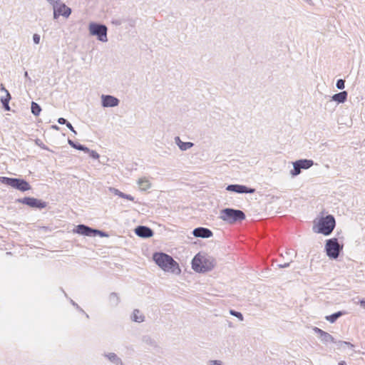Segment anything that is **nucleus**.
I'll use <instances>...</instances> for the list:
<instances>
[{
    "mask_svg": "<svg viewBox=\"0 0 365 365\" xmlns=\"http://www.w3.org/2000/svg\"><path fill=\"white\" fill-rule=\"evenodd\" d=\"M153 259L163 271L175 274H180L181 269L178 264L170 255L163 252H156L153 255Z\"/></svg>",
    "mask_w": 365,
    "mask_h": 365,
    "instance_id": "obj_1",
    "label": "nucleus"
},
{
    "mask_svg": "<svg viewBox=\"0 0 365 365\" xmlns=\"http://www.w3.org/2000/svg\"><path fill=\"white\" fill-rule=\"evenodd\" d=\"M215 265V259L210 256L205 257L198 254L192 260V268L197 272L210 271L214 268Z\"/></svg>",
    "mask_w": 365,
    "mask_h": 365,
    "instance_id": "obj_2",
    "label": "nucleus"
},
{
    "mask_svg": "<svg viewBox=\"0 0 365 365\" xmlns=\"http://www.w3.org/2000/svg\"><path fill=\"white\" fill-rule=\"evenodd\" d=\"M336 222L334 217L331 215L321 217L318 222L313 226V231L315 233L329 235L335 227Z\"/></svg>",
    "mask_w": 365,
    "mask_h": 365,
    "instance_id": "obj_3",
    "label": "nucleus"
},
{
    "mask_svg": "<svg viewBox=\"0 0 365 365\" xmlns=\"http://www.w3.org/2000/svg\"><path fill=\"white\" fill-rule=\"evenodd\" d=\"M220 219L229 224H234L237 222H241L246 217L245 214L240 210L233 208H225L220 212Z\"/></svg>",
    "mask_w": 365,
    "mask_h": 365,
    "instance_id": "obj_4",
    "label": "nucleus"
},
{
    "mask_svg": "<svg viewBox=\"0 0 365 365\" xmlns=\"http://www.w3.org/2000/svg\"><path fill=\"white\" fill-rule=\"evenodd\" d=\"M0 182L11 186L21 192H26L31 189L30 184L21 178L0 177Z\"/></svg>",
    "mask_w": 365,
    "mask_h": 365,
    "instance_id": "obj_5",
    "label": "nucleus"
},
{
    "mask_svg": "<svg viewBox=\"0 0 365 365\" xmlns=\"http://www.w3.org/2000/svg\"><path fill=\"white\" fill-rule=\"evenodd\" d=\"M88 30L90 34L96 36L98 41L101 42L108 41V28L106 25L92 22L88 26Z\"/></svg>",
    "mask_w": 365,
    "mask_h": 365,
    "instance_id": "obj_6",
    "label": "nucleus"
},
{
    "mask_svg": "<svg viewBox=\"0 0 365 365\" xmlns=\"http://www.w3.org/2000/svg\"><path fill=\"white\" fill-rule=\"evenodd\" d=\"M343 249L336 238H331L326 241L325 250L327 255L331 259H336Z\"/></svg>",
    "mask_w": 365,
    "mask_h": 365,
    "instance_id": "obj_7",
    "label": "nucleus"
},
{
    "mask_svg": "<svg viewBox=\"0 0 365 365\" xmlns=\"http://www.w3.org/2000/svg\"><path fill=\"white\" fill-rule=\"evenodd\" d=\"M314 165L312 160L301 159L293 163V170L290 171L292 176L294 177L301 173L302 170H307Z\"/></svg>",
    "mask_w": 365,
    "mask_h": 365,
    "instance_id": "obj_8",
    "label": "nucleus"
},
{
    "mask_svg": "<svg viewBox=\"0 0 365 365\" xmlns=\"http://www.w3.org/2000/svg\"><path fill=\"white\" fill-rule=\"evenodd\" d=\"M16 202L26 205L33 208L43 209L47 206V202L37 198L25 197L16 200Z\"/></svg>",
    "mask_w": 365,
    "mask_h": 365,
    "instance_id": "obj_9",
    "label": "nucleus"
},
{
    "mask_svg": "<svg viewBox=\"0 0 365 365\" xmlns=\"http://www.w3.org/2000/svg\"><path fill=\"white\" fill-rule=\"evenodd\" d=\"M226 190L227 191L234 192L240 194L250 193L252 194L255 192V189L248 187L243 185L232 184L227 186Z\"/></svg>",
    "mask_w": 365,
    "mask_h": 365,
    "instance_id": "obj_10",
    "label": "nucleus"
},
{
    "mask_svg": "<svg viewBox=\"0 0 365 365\" xmlns=\"http://www.w3.org/2000/svg\"><path fill=\"white\" fill-rule=\"evenodd\" d=\"M101 98L102 106L104 108L115 107L120 102L117 98L110 95H102Z\"/></svg>",
    "mask_w": 365,
    "mask_h": 365,
    "instance_id": "obj_11",
    "label": "nucleus"
},
{
    "mask_svg": "<svg viewBox=\"0 0 365 365\" xmlns=\"http://www.w3.org/2000/svg\"><path fill=\"white\" fill-rule=\"evenodd\" d=\"M313 331L315 334L319 335V337L322 343L327 344L329 342H335L334 338L330 334L323 331L322 329L318 327H314Z\"/></svg>",
    "mask_w": 365,
    "mask_h": 365,
    "instance_id": "obj_12",
    "label": "nucleus"
},
{
    "mask_svg": "<svg viewBox=\"0 0 365 365\" xmlns=\"http://www.w3.org/2000/svg\"><path fill=\"white\" fill-rule=\"evenodd\" d=\"M71 14V9L68 7L65 4H60L59 8L53 9V18L55 19L61 15L66 18H68Z\"/></svg>",
    "mask_w": 365,
    "mask_h": 365,
    "instance_id": "obj_13",
    "label": "nucleus"
},
{
    "mask_svg": "<svg viewBox=\"0 0 365 365\" xmlns=\"http://www.w3.org/2000/svg\"><path fill=\"white\" fill-rule=\"evenodd\" d=\"M135 233L140 237L148 238L153 235V231L148 227L140 225L135 230Z\"/></svg>",
    "mask_w": 365,
    "mask_h": 365,
    "instance_id": "obj_14",
    "label": "nucleus"
},
{
    "mask_svg": "<svg viewBox=\"0 0 365 365\" xmlns=\"http://www.w3.org/2000/svg\"><path fill=\"white\" fill-rule=\"evenodd\" d=\"M192 234L195 237L209 238L212 236V232L206 227H197L193 230Z\"/></svg>",
    "mask_w": 365,
    "mask_h": 365,
    "instance_id": "obj_15",
    "label": "nucleus"
},
{
    "mask_svg": "<svg viewBox=\"0 0 365 365\" xmlns=\"http://www.w3.org/2000/svg\"><path fill=\"white\" fill-rule=\"evenodd\" d=\"M74 232L84 236L91 237L93 236L94 229L85 225H78Z\"/></svg>",
    "mask_w": 365,
    "mask_h": 365,
    "instance_id": "obj_16",
    "label": "nucleus"
},
{
    "mask_svg": "<svg viewBox=\"0 0 365 365\" xmlns=\"http://www.w3.org/2000/svg\"><path fill=\"white\" fill-rule=\"evenodd\" d=\"M175 143L182 151H185L191 148L194 145V143H192V142H182L180 138L178 136H176L175 138Z\"/></svg>",
    "mask_w": 365,
    "mask_h": 365,
    "instance_id": "obj_17",
    "label": "nucleus"
},
{
    "mask_svg": "<svg viewBox=\"0 0 365 365\" xmlns=\"http://www.w3.org/2000/svg\"><path fill=\"white\" fill-rule=\"evenodd\" d=\"M105 357H106L110 361L115 364V365H125L123 362L122 359L117 356L115 353L110 352L106 354Z\"/></svg>",
    "mask_w": 365,
    "mask_h": 365,
    "instance_id": "obj_18",
    "label": "nucleus"
},
{
    "mask_svg": "<svg viewBox=\"0 0 365 365\" xmlns=\"http://www.w3.org/2000/svg\"><path fill=\"white\" fill-rule=\"evenodd\" d=\"M347 96L346 91H341L332 96L331 101H336L338 103H343L346 101Z\"/></svg>",
    "mask_w": 365,
    "mask_h": 365,
    "instance_id": "obj_19",
    "label": "nucleus"
},
{
    "mask_svg": "<svg viewBox=\"0 0 365 365\" xmlns=\"http://www.w3.org/2000/svg\"><path fill=\"white\" fill-rule=\"evenodd\" d=\"M109 191L113 193L114 195L119 196L120 197L125 198L130 201L134 200V197L133 196H131L130 195L125 194L115 187H110Z\"/></svg>",
    "mask_w": 365,
    "mask_h": 365,
    "instance_id": "obj_20",
    "label": "nucleus"
},
{
    "mask_svg": "<svg viewBox=\"0 0 365 365\" xmlns=\"http://www.w3.org/2000/svg\"><path fill=\"white\" fill-rule=\"evenodd\" d=\"M1 91L6 93V97H1V101L2 103L3 107L6 110H10V107L9 105V100L11 98V96L9 91L5 88H1Z\"/></svg>",
    "mask_w": 365,
    "mask_h": 365,
    "instance_id": "obj_21",
    "label": "nucleus"
},
{
    "mask_svg": "<svg viewBox=\"0 0 365 365\" xmlns=\"http://www.w3.org/2000/svg\"><path fill=\"white\" fill-rule=\"evenodd\" d=\"M131 319L133 322L140 323L145 321V316L141 313L139 309H134L131 316Z\"/></svg>",
    "mask_w": 365,
    "mask_h": 365,
    "instance_id": "obj_22",
    "label": "nucleus"
},
{
    "mask_svg": "<svg viewBox=\"0 0 365 365\" xmlns=\"http://www.w3.org/2000/svg\"><path fill=\"white\" fill-rule=\"evenodd\" d=\"M138 185L141 190H147L151 185L150 181L145 178H140L138 181Z\"/></svg>",
    "mask_w": 365,
    "mask_h": 365,
    "instance_id": "obj_23",
    "label": "nucleus"
},
{
    "mask_svg": "<svg viewBox=\"0 0 365 365\" xmlns=\"http://www.w3.org/2000/svg\"><path fill=\"white\" fill-rule=\"evenodd\" d=\"M342 315H344V312L339 311L331 315L327 316L325 318L330 323H334Z\"/></svg>",
    "mask_w": 365,
    "mask_h": 365,
    "instance_id": "obj_24",
    "label": "nucleus"
},
{
    "mask_svg": "<svg viewBox=\"0 0 365 365\" xmlns=\"http://www.w3.org/2000/svg\"><path fill=\"white\" fill-rule=\"evenodd\" d=\"M109 302L111 305L117 306L120 302V298L115 292H112L109 296Z\"/></svg>",
    "mask_w": 365,
    "mask_h": 365,
    "instance_id": "obj_25",
    "label": "nucleus"
},
{
    "mask_svg": "<svg viewBox=\"0 0 365 365\" xmlns=\"http://www.w3.org/2000/svg\"><path fill=\"white\" fill-rule=\"evenodd\" d=\"M31 113L35 115V116H38L39 115L41 111V106L36 102H32L31 103Z\"/></svg>",
    "mask_w": 365,
    "mask_h": 365,
    "instance_id": "obj_26",
    "label": "nucleus"
},
{
    "mask_svg": "<svg viewBox=\"0 0 365 365\" xmlns=\"http://www.w3.org/2000/svg\"><path fill=\"white\" fill-rule=\"evenodd\" d=\"M339 348H341L342 346H347L349 347L352 348L354 345L348 341H335L334 342Z\"/></svg>",
    "mask_w": 365,
    "mask_h": 365,
    "instance_id": "obj_27",
    "label": "nucleus"
},
{
    "mask_svg": "<svg viewBox=\"0 0 365 365\" xmlns=\"http://www.w3.org/2000/svg\"><path fill=\"white\" fill-rule=\"evenodd\" d=\"M230 314L231 315L238 318L240 321H243V319H244L243 315L242 314V313H240L239 312L235 311L233 309H230Z\"/></svg>",
    "mask_w": 365,
    "mask_h": 365,
    "instance_id": "obj_28",
    "label": "nucleus"
},
{
    "mask_svg": "<svg viewBox=\"0 0 365 365\" xmlns=\"http://www.w3.org/2000/svg\"><path fill=\"white\" fill-rule=\"evenodd\" d=\"M52 6L53 9L59 8L61 3V0H46Z\"/></svg>",
    "mask_w": 365,
    "mask_h": 365,
    "instance_id": "obj_29",
    "label": "nucleus"
},
{
    "mask_svg": "<svg viewBox=\"0 0 365 365\" xmlns=\"http://www.w3.org/2000/svg\"><path fill=\"white\" fill-rule=\"evenodd\" d=\"M345 85V81L343 80V79H339L337 81H336V86L338 89L339 90H342L344 88V86Z\"/></svg>",
    "mask_w": 365,
    "mask_h": 365,
    "instance_id": "obj_30",
    "label": "nucleus"
},
{
    "mask_svg": "<svg viewBox=\"0 0 365 365\" xmlns=\"http://www.w3.org/2000/svg\"><path fill=\"white\" fill-rule=\"evenodd\" d=\"M99 235L100 237H108V234L106 232L101 231L99 230L94 229L93 236Z\"/></svg>",
    "mask_w": 365,
    "mask_h": 365,
    "instance_id": "obj_31",
    "label": "nucleus"
},
{
    "mask_svg": "<svg viewBox=\"0 0 365 365\" xmlns=\"http://www.w3.org/2000/svg\"><path fill=\"white\" fill-rule=\"evenodd\" d=\"M207 364L208 365H224L223 362L220 360H210Z\"/></svg>",
    "mask_w": 365,
    "mask_h": 365,
    "instance_id": "obj_32",
    "label": "nucleus"
},
{
    "mask_svg": "<svg viewBox=\"0 0 365 365\" xmlns=\"http://www.w3.org/2000/svg\"><path fill=\"white\" fill-rule=\"evenodd\" d=\"M90 156L92 158H94V159H98L99 158V155L98 153H97L95 150H90V152L88 153Z\"/></svg>",
    "mask_w": 365,
    "mask_h": 365,
    "instance_id": "obj_33",
    "label": "nucleus"
},
{
    "mask_svg": "<svg viewBox=\"0 0 365 365\" xmlns=\"http://www.w3.org/2000/svg\"><path fill=\"white\" fill-rule=\"evenodd\" d=\"M40 36L37 34H34L33 36V41L34 43L38 44L40 43Z\"/></svg>",
    "mask_w": 365,
    "mask_h": 365,
    "instance_id": "obj_34",
    "label": "nucleus"
},
{
    "mask_svg": "<svg viewBox=\"0 0 365 365\" xmlns=\"http://www.w3.org/2000/svg\"><path fill=\"white\" fill-rule=\"evenodd\" d=\"M66 127L74 134H76V131L74 130V128L70 123H66Z\"/></svg>",
    "mask_w": 365,
    "mask_h": 365,
    "instance_id": "obj_35",
    "label": "nucleus"
},
{
    "mask_svg": "<svg viewBox=\"0 0 365 365\" xmlns=\"http://www.w3.org/2000/svg\"><path fill=\"white\" fill-rule=\"evenodd\" d=\"M70 302L72 304V305L74 306L76 309H78L81 312H83V310L81 308H80V307L78 305V304H76L73 299H71Z\"/></svg>",
    "mask_w": 365,
    "mask_h": 365,
    "instance_id": "obj_36",
    "label": "nucleus"
},
{
    "mask_svg": "<svg viewBox=\"0 0 365 365\" xmlns=\"http://www.w3.org/2000/svg\"><path fill=\"white\" fill-rule=\"evenodd\" d=\"M58 122L59 124H61V125H63V124H66L68 123V122L66 120V119L63 118H59L58 120Z\"/></svg>",
    "mask_w": 365,
    "mask_h": 365,
    "instance_id": "obj_37",
    "label": "nucleus"
},
{
    "mask_svg": "<svg viewBox=\"0 0 365 365\" xmlns=\"http://www.w3.org/2000/svg\"><path fill=\"white\" fill-rule=\"evenodd\" d=\"M292 262V261L291 260L289 262H287V263H284V264H278V267H279V268H286V267H289L290 263H291Z\"/></svg>",
    "mask_w": 365,
    "mask_h": 365,
    "instance_id": "obj_38",
    "label": "nucleus"
},
{
    "mask_svg": "<svg viewBox=\"0 0 365 365\" xmlns=\"http://www.w3.org/2000/svg\"><path fill=\"white\" fill-rule=\"evenodd\" d=\"M81 148V150L82 151H84L85 153H88L90 152V149L84 145H83L82 147H80Z\"/></svg>",
    "mask_w": 365,
    "mask_h": 365,
    "instance_id": "obj_39",
    "label": "nucleus"
},
{
    "mask_svg": "<svg viewBox=\"0 0 365 365\" xmlns=\"http://www.w3.org/2000/svg\"><path fill=\"white\" fill-rule=\"evenodd\" d=\"M359 304L362 308L365 309V299L360 300Z\"/></svg>",
    "mask_w": 365,
    "mask_h": 365,
    "instance_id": "obj_40",
    "label": "nucleus"
},
{
    "mask_svg": "<svg viewBox=\"0 0 365 365\" xmlns=\"http://www.w3.org/2000/svg\"><path fill=\"white\" fill-rule=\"evenodd\" d=\"M82 146H83V145L76 143L73 148L77 149L78 150H81V148L80 147H82Z\"/></svg>",
    "mask_w": 365,
    "mask_h": 365,
    "instance_id": "obj_41",
    "label": "nucleus"
},
{
    "mask_svg": "<svg viewBox=\"0 0 365 365\" xmlns=\"http://www.w3.org/2000/svg\"><path fill=\"white\" fill-rule=\"evenodd\" d=\"M68 143L73 148L75 146V144L76 143H74L72 140H70L68 139Z\"/></svg>",
    "mask_w": 365,
    "mask_h": 365,
    "instance_id": "obj_42",
    "label": "nucleus"
},
{
    "mask_svg": "<svg viewBox=\"0 0 365 365\" xmlns=\"http://www.w3.org/2000/svg\"><path fill=\"white\" fill-rule=\"evenodd\" d=\"M339 365H346V364L344 361H341L339 363Z\"/></svg>",
    "mask_w": 365,
    "mask_h": 365,
    "instance_id": "obj_43",
    "label": "nucleus"
},
{
    "mask_svg": "<svg viewBox=\"0 0 365 365\" xmlns=\"http://www.w3.org/2000/svg\"><path fill=\"white\" fill-rule=\"evenodd\" d=\"M24 76H25L26 78H28V77H29V74H28V72H27V71H25V73H24Z\"/></svg>",
    "mask_w": 365,
    "mask_h": 365,
    "instance_id": "obj_44",
    "label": "nucleus"
},
{
    "mask_svg": "<svg viewBox=\"0 0 365 365\" xmlns=\"http://www.w3.org/2000/svg\"><path fill=\"white\" fill-rule=\"evenodd\" d=\"M289 254H290L289 251H287L286 253H285V255H289Z\"/></svg>",
    "mask_w": 365,
    "mask_h": 365,
    "instance_id": "obj_45",
    "label": "nucleus"
}]
</instances>
